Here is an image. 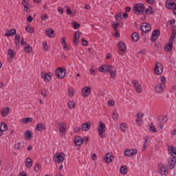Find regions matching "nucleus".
Returning a JSON list of instances; mask_svg holds the SVG:
<instances>
[{
	"instance_id": "nucleus-55",
	"label": "nucleus",
	"mask_w": 176,
	"mask_h": 176,
	"mask_svg": "<svg viewBox=\"0 0 176 176\" xmlns=\"http://www.w3.org/2000/svg\"><path fill=\"white\" fill-rule=\"evenodd\" d=\"M73 27H74V28H75V29L79 28V27H80V24L77 23H73Z\"/></svg>"
},
{
	"instance_id": "nucleus-61",
	"label": "nucleus",
	"mask_w": 176,
	"mask_h": 176,
	"mask_svg": "<svg viewBox=\"0 0 176 176\" xmlns=\"http://www.w3.org/2000/svg\"><path fill=\"white\" fill-rule=\"evenodd\" d=\"M136 123L140 126V124H142V120H140V118L135 120Z\"/></svg>"
},
{
	"instance_id": "nucleus-37",
	"label": "nucleus",
	"mask_w": 176,
	"mask_h": 176,
	"mask_svg": "<svg viewBox=\"0 0 176 176\" xmlns=\"http://www.w3.org/2000/svg\"><path fill=\"white\" fill-rule=\"evenodd\" d=\"M24 52L25 53H28V54H30L32 52V47L28 45L27 47H24Z\"/></svg>"
},
{
	"instance_id": "nucleus-31",
	"label": "nucleus",
	"mask_w": 176,
	"mask_h": 176,
	"mask_svg": "<svg viewBox=\"0 0 176 176\" xmlns=\"http://www.w3.org/2000/svg\"><path fill=\"white\" fill-rule=\"evenodd\" d=\"M120 173L122 174V175H126L127 174V167L126 166H122L120 168Z\"/></svg>"
},
{
	"instance_id": "nucleus-13",
	"label": "nucleus",
	"mask_w": 176,
	"mask_h": 176,
	"mask_svg": "<svg viewBox=\"0 0 176 176\" xmlns=\"http://www.w3.org/2000/svg\"><path fill=\"white\" fill-rule=\"evenodd\" d=\"M159 36H160V30H154L153 32L152 36H151V42L156 41V39H157V38H159Z\"/></svg>"
},
{
	"instance_id": "nucleus-22",
	"label": "nucleus",
	"mask_w": 176,
	"mask_h": 176,
	"mask_svg": "<svg viewBox=\"0 0 176 176\" xmlns=\"http://www.w3.org/2000/svg\"><path fill=\"white\" fill-rule=\"evenodd\" d=\"M164 90V85L158 84L155 86V91L156 93H162Z\"/></svg>"
},
{
	"instance_id": "nucleus-51",
	"label": "nucleus",
	"mask_w": 176,
	"mask_h": 176,
	"mask_svg": "<svg viewBox=\"0 0 176 176\" xmlns=\"http://www.w3.org/2000/svg\"><path fill=\"white\" fill-rule=\"evenodd\" d=\"M41 170V164H37L35 166H34V171H36V173H38V171Z\"/></svg>"
},
{
	"instance_id": "nucleus-19",
	"label": "nucleus",
	"mask_w": 176,
	"mask_h": 176,
	"mask_svg": "<svg viewBox=\"0 0 176 176\" xmlns=\"http://www.w3.org/2000/svg\"><path fill=\"white\" fill-rule=\"evenodd\" d=\"M58 127H59V131L60 133H65V123L64 122H58L57 123Z\"/></svg>"
},
{
	"instance_id": "nucleus-32",
	"label": "nucleus",
	"mask_w": 176,
	"mask_h": 176,
	"mask_svg": "<svg viewBox=\"0 0 176 176\" xmlns=\"http://www.w3.org/2000/svg\"><path fill=\"white\" fill-rule=\"evenodd\" d=\"M20 39H21L20 35L16 34L14 37V43L16 47L19 46V45H20Z\"/></svg>"
},
{
	"instance_id": "nucleus-3",
	"label": "nucleus",
	"mask_w": 176,
	"mask_h": 176,
	"mask_svg": "<svg viewBox=\"0 0 176 176\" xmlns=\"http://www.w3.org/2000/svg\"><path fill=\"white\" fill-rule=\"evenodd\" d=\"M65 159V154L64 153H56L54 156V160L56 163L61 164L63 162H64Z\"/></svg>"
},
{
	"instance_id": "nucleus-54",
	"label": "nucleus",
	"mask_w": 176,
	"mask_h": 176,
	"mask_svg": "<svg viewBox=\"0 0 176 176\" xmlns=\"http://www.w3.org/2000/svg\"><path fill=\"white\" fill-rule=\"evenodd\" d=\"M160 80H161V83L162 85H164L166 83V77L164 76H161L160 77Z\"/></svg>"
},
{
	"instance_id": "nucleus-34",
	"label": "nucleus",
	"mask_w": 176,
	"mask_h": 176,
	"mask_svg": "<svg viewBox=\"0 0 176 176\" xmlns=\"http://www.w3.org/2000/svg\"><path fill=\"white\" fill-rule=\"evenodd\" d=\"M108 65H103L99 67V72H107Z\"/></svg>"
},
{
	"instance_id": "nucleus-35",
	"label": "nucleus",
	"mask_w": 176,
	"mask_h": 176,
	"mask_svg": "<svg viewBox=\"0 0 176 176\" xmlns=\"http://www.w3.org/2000/svg\"><path fill=\"white\" fill-rule=\"evenodd\" d=\"M0 130H1L2 133L8 130V125L5 122H1Z\"/></svg>"
},
{
	"instance_id": "nucleus-43",
	"label": "nucleus",
	"mask_w": 176,
	"mask_h": 176,
	"mask_svg": "<svg viewBox=\"0 0 176 176\" xmlns=\"http://www.w3.org/2000/svg\"><path fill=\"white\" fill-rule=\"evenodd\" d=\"M112 119L113 120H118V119H119V113H118L116 111H114L113 113Z\"/></svg>"
},
{
	"instance_id": "nucleus-49",
	"label": "nucleus",
	"mask_w": 176,
	"mask_h": 176,
	"mask_svg": "<svg viewBox=\"0 0 176 176\" xmlns=\"http://www.w3.org/2000/svg\"><path fill=\"white\" fill-rule=\"evenodd\" d=\"M149 130H150L152 133H157V130L156 129V127H155V126H150Z\"/></svg>"
},
{
	"instance_id": "nucleus-39",
	"label": "nucleus",
	"mask_w": 176,
	"mask_h": 176,
	"mask_svg": "<svg viewBox=\"0 0 176 176\" xmlns=\"http://www.w3.org/2000/svg\"><path fill=\"white\" fill-rule=\"evenodd\" d=\"M115 19L116 20V21L119 22L121 21L122 20V13L121 12H118L115 15Z\"/></svg>"
},
{
	"instance_id": "nucleus-52",
	"label": "nucleus",
	"mask_w": 176,
	"mask_h": 176,
	"mask_svg": "<svg viewBox=\"0 0 176 176\" xmlns=\"http://www.w3.org/2000/svg\"><path fill=\"white\" fill-rule=\"evenodd\" d=\"M81 42H82V45H83V46H87V45H89V42H87V41L85 40V38H81Z\"/></svg>"
},
{
	"instance_id": "nucleus-18",
	"label": "nucleus",
	"mask_w": 176,
	"mask_h": 176,
	"mask_svg": "<svg viewBox=\"0 0 176 176\" xmlns=\"http://www.w3.org/2000/svg\"><path fill=\"white\" fill-rule=\"evenodd\" d=\"M82 142H83V138H82V137L76 136L74 138V143H75V145H76L77 146H80V145H82Z\"/></svg>"
},
{
	"instance_id": "nucleus-41",
	"label": "nucleus",
	"mask_w": 176,
	"mask_h": 176,
	"mask_svg": "<svg viewBox=\"0 0 176 176\" xmlns=\"http://www.w3.org/2000/svg\"><path fill=\"white\" fill-rule=\"evenodd\" d=\"M113 71H116L115 67L107 65V72L111 74V72H113Z\"/></svg>"
},
{
	"instance_id": "nucleus-40",
	"label": "nucleus",
	"mask_w": 176,
	"mask_h": 176,
	"mask_svg": "<svg viewBox=\"0 0 176 176\" xmlns=\"http://www.w3.org/2000/svg\"><path fill=\"white\" fill-rule=\"evenodd\" d=\"M120 129L121 131L125 132L126 129H127V124H126V123H121L120 124Z\"/></svg>"
},
{
	"instance_id": "nucleus-4",
	"label": "nucleus",
	"mask_w": 176,
	"mask_h": 176,
	"mask_svg": "<svg viewBox=\"0 0 176 176\" xmlns=\"http://www.w3.org/2000/svg\"><path fill=\"white\" fill-rule=\"evenodd\" d=\"M176 157H169L166 160V164L169 170H173L175 167L176 164Z\"/></svg>"
},
{
	"instance_id": "nucleus-27",
	"label": "nucleus",
	"mask_w": 176,
	"mask_h": 176,
	"mask_svg": "<svg viewBox=\"0 0 176 176\" xmlns=\"http://www.w3.org/2000/svg\"><path fill=\"white\" fill-rule=\"evenodd\" d=\"M45 127L46 126H45V124L42 123H39V124H37V125L36 126V130L37 131H42L45 130Z\"/></svg>"
},
{
	"instance_id": "nucleus-53",
	"label": "nucleus",
	"mask_w": 176,
	"mask_h": 176,
	"mask_svg": "<svg viewBox=\"0 0 176 176\" xmlns=\"http://www.w3.org/2000/svg\"><path fill=\"white\" fill-rule=\"evenodd\" d=\"M110 76L113 79H114V78H116V71H113V72H110Z\"/></svg>"
},
{
	"instance_id": "nucleus-29",
	"label": "nucleus",
	"mask_w": 176,
	"mask_h": 176,
	"mask_svg": "<svg viewBox=\"0 0 176 176\" xmlns=\"http://www.w3.org/2000/svg\"><path fill=\"white\" fill-rule=\"evenodd\" d=\"M175 38H176V28H174V29H173L172 35L169 38V42L173 43V41H174Z\"/></svg>"
},
{
	"instance_id": "nucleus-59",
	"label": "nucleus",
	"mask_w": 176,
	"mask_h": 176,
	"mask_svg": "<svg viewBox=\"0 0 176 176\" xmlns=\"http://www.w3.org/2000/svg\"><path fill=\"white\" fill-rule=\"evenodd\" d=\"M74 131H75L76 133H79V131H80V127L79 126H76L74 128Z\"/></svg>"
},
{
	"instance_id": "nucleus-42",
	"label": "nucleus",
	"mask_w": 176,
	"mask_h": 176,
	"mask_svg": "<svg viewBox=\"0 0 176 176\" xmlns=\"http://www.w3.org/2000/svg\"><path fill=\"white\" fill-rule=\"evenodd\" d=\"M68 107H69V109H74V108H75V102L71 101V100L69 101Z\"/></svg>"
},
{
	"instance_id": "nucleus-60",
	"label": "nucleus",
	"mask_w": 176,
	"mask_h": 176,
	"mask_svg": "<svg viewBox=\"0 0 176 176\" xmlns=\"http://www.w3.org/2000/svg\"><path fill=\"white\" fill-rule=\"evenodd\" d=\"M168 23L171 25H174L175 24V19H171L168 21Z\"/></svg>"
},
{
	"instance_id": "nucleus-48",
	"label": "nucleus",
	"mask_w": 176,
	"mask_h": 176,
	"mask_svg": "<svg viewBox=\"0 0 176 176\" xmlns=\"http://www.w3.org/2000/svg\"><path fill=\"white\" fill-rule=\"evenodd\" d=\"M69 97H74V89L69 88L68 89Z\"/></svg>"
},
{
	"instance_id": "nucleus-11",
	"label": "nucleus",
	"mask_w": 176,
	"mask_h": 176,
	"mask_svg": "<svg viewBox=\"0 0 176 176\" xmlns=\"http://www.w3.org/2000/svg\"><path fill=\"white\" fill-rule=\"evenodd\" d=\"M151 25L148 23H143L140 25L142 32H149L151 31Z\"/></svg>"
},
{
	"instance_id": "nucleus-58",
	"label": "nucleus",
	"mask_w": 176,
	"mask_h": 176,
	"mask_svg": "<svg viewBox=\"0 0 176 176\" xmlns=\"http://www.w3.org/2000/svg\"><path fill=\"white\" fill-rule=\"evenodd\" d=\"M32 20H34V19L32 18V16H28L27 21H28V23H31L32 21Z\"/></svg>"
},
{
	"instance_id": "nucleus-33",
	"label": "nucleus",
	"mask_w": 176,
	"mask_h": 176,
	"mask_svg": "<svg viewBox=\"0 0 176 176\" xmlns=\"http://www.w3.org/2000/svg\"><path fill=\"white\" fill-rule=\"evenodd\" d=\"M32 118H25L21 120V122L22 123L27 124V123H32Z\"/></svg>"
},
{
	"instance_id": "nucleus-47",
	"label": "nucleus",
	"mask_w": 176,
	"mask_h": 176,
	"mask_svg": "<svg viewBox=\"0 0 176 176\" xmlns=\"http://www.w3.org/2000/svg\"><path fill=\"white\" fill-rule=\"evenodd\" d=\"M41 96H43V97H47V90L46 89L41 90Z\"/></svg>"
},
{
	"instance_id": "nucleus-46",
	"label": "nucleus",
	"mask_w": 176,
	"mask_h": 176,
	"mask_svg": "<svg viewBox=\"0 0 176 176\" xmlns=\"http://www.w3.org/2000/svg\"><path fill=\"white\" fill-rule=\"evenodd\" d=\"M26 31L30 34H32V32H34V29L31 26L28 25L26 27Z\"/></svg>"
},
{
	"instance_id": "nucleus-26",
	"label": "nucleus",
	"mask_w": 176,
	"mask_h": 176,
	"mask_svg": "<svg viewBox=\"0 0 176 176\" xmlns=\"http://www.w3.org/2000/svg\"><path fill=\"white\" fill-rule=\"evenodd\" d=\"M165 52H171L173 50V41L169 42V43L166 44L164 47Z\"/></svg>"
},
{
	"instance_id": "nucleus-50",
	"label": "nucleus",
	"mask_w": 176,
	"mask_h": 176,
	"mask_svg": "<svg viewBox=\"0 0 176 176\" xmlns=\"http://www.w3.org/2000/svg\"><path fill=\"white\" fill-rule=\"evenodd\" d=\"M43 46L44 52H47V49H49L47 47V43H46V42H43Z\"/></svg>"
},
{
	"instance_id": "nucleus-1",
	"label": "nucleus",
	"mask_w": 176,
	"mask_h": 176,
	"mask_svg": "<svg viewBox=\"0 0 176 176\" xmlns=\"http://www.w3.org/2000/svg\"><path fill=\"white\" fill-rule=\"evenodd\" d=\"M105 129V124L102 121H99V126L97 127V130L100 138H104L105 134L104 133L106 131Z\"/></svg>"
},
{
	"instance_id": "nucleus-23",
	"label": "nucleus",
	"mask_w": 176,
	"mask_h": 176,
	"mask_svg": "<svg viewBox=\"0 0 176 176\" xmlns=\"http://www.w3.org/2000/svg\"><path fill=\"white\" fill-rule=\"evenodd\" d=\"M118 47L122 52V54H124V53H126V46H124V43H123L122 42H119Z\"/></svg>"
},
{
	"instance_id": "nucleus-15",
	"label": "nucleus",
	"mask_w": 176,
	"mask_h": 176,
	"mask_svg": "<svg viewBox=\"0 0 176 176\" xmlns=\"http://www.w3.org/2000/svg\"><path fill=\"white\" fill-rule=\"evenodd\" d=\"M80 32L78 31L74 33V43L76 46L79 43V39L80 38Z\"/></svg>"
},
{
	"instance_id": "nucleus-10",
	"label": "nucleus",
	"mask_w": 176,
	"mask_h": 176,
	"mask_svg": "<svg viewBox=\"0 0 176 176\" xmlns=\"http://www.w3.org/2000/svg\"><path fill=\"white\" fill-rule=\"evenodd\" d=\"M158 173L159 174H160V175H167V174H168V171H167V169H166V167L164 166V165H163V164L160 163L158 164Z\"/></svg>"
},
{
	"instance_id": "nucleus-8",
	"label": "nucleus",
	"mask_w": 176,
	"mask_h": 176,
	"mask_svg": "<svg viewBox=\"0 0 176 176\" xmlns=\"http://www.w3.org/2000/svg\"><path fill=\"white\" fill-rule=\"evenodd\" d=\"M91 91V87H84L81 89V96H82V97H87L88 96H90Z\"/></svg>"
},
{
	"instance_id": "nucleus-28",
	"label": "nucleus",
	"mask_w": 176,
	"mask_h": 176,
	"mask_svg": "<svg viewBox=\"0 0 176 176\" xmlns=\"http://www.w3.org/2000/svg\"><path fill=\"white\" fill-rule=\"evenodd\" d=\"M25 164L27 168H30V167L32 166V160H31V158H27Z\"/></svg>"
},
{
	"instance_id": "nucleus-30",
	"label": "nucleus",
	"mask_w": 176,
	"mask_h": 176,
	"mask_svg": "<svg viewBox=\"0 0 176 176\" xmlns=\"http://www.w3.org/2000/svg\"><path fill=\"white\" fill-rule=\"evenodd\" d=\"M131 38L133 41V42H138V39H140V35L137 32H134Z\"/></svg>"
},
{
	"instance_id": "nucleus-56",
	"label": "nucleus",
	"mask_w": 176,
	"mask_h": 176,
	"mask_svg": "<svg viewBox=\"0 0 176 176\" xmlns=\"http://www.w3.org/2000/svg\"><path fill=\"white\" fill-rule=\"evenodd\" d=\"M63 50L68 52V50H69V47H68V45H67L66 43L63 44Z\"/></svg>"
},
{
	"instance_id": "nucleus-6",
	"label": "nucleus",
	"mask_w": 176,
	"mask_h": 176,
	"mask_svg": "<svg viewBox=\"0 0 176 176\" xmlns=\"http://www.w3.org/2000/svg\"><path fill=\"white\" fill-rule=\"evenodd\" d=\"M65 67H59L56 69V70L55 71V74L56 76L59 78V79H63L65 78Z\"/></svg>"
},
{
	"instance_id": "nucleus-62",
	"label": "nucleus",
	"mask_w": 176,
	"mask_h": 176,
	"mask_svg": "<svg viewBox=\"0 0 176 176\" xmlns=\"http://www.w3.org/2000/svg\"><path fill=\"white\" fill-rule=\"evenodd\" d=\"M118 27H119V23H114V24H113V30H118Z\"/></svg>"
},
{
	"instance_id": "nucleus-63",
	"label": "nucleus",
	"mask_w": 176,
	"mask_h": 176,
	"mask_svg": "<svg viewBox=\"0 0 176 176\" xmlns=\"http://www.w3.org/2000/svg\"><path fill=\"white\" fill-rule=\"evenodd\" d=\"M67 14L69 16L71 14H72V11L70 10L69 8H67V9L66 10Z\"/></svg>"
},
{
	"instance_id": "nucleus-9",
	"label": "nucleus",
	"mask_w": 176,
	"mask_h": 176,
	"mask_svg": "<svg viewBox=\"0 0 176 176\" xmlns=\"http://www.w3.org/2000/svg\"><path fill=\"white\" fill-rule=\"evenodd\" d=\"M132 84L137 93H141L142 91V87L137 80H132Z\"/></svg>"
},
{
	"instance_id": "nucleus-12",
	"label": "nucleus",
	"mask_w": 176,
	"mask_h": 176,
	"mask_svg": "<svg viewBox=\"0 0 176 176\" xmlns=\"http://www.w3.org/2000/svg\"><path fill=\"white\" fill-rule=\"evenodd\" d=\"M41 76L45 82H50V80H52V76H50V74L42 72L41 73Z\"/></svg>"
},
{
	"instance_id": "nucleus-14",
	"label": "nucleus",
	"mask_w": 176,
	"mask_h": 176,
	"mask_svg": "<svg viewBox=\"0 0 176 176\" xmlns=\"http://www.w3.org/2000/svg\"><path fill=\"white\" fill-rule=\"evenodd\" d=\"M168 151L172 157H176V148L173 145L168 146Z\"/></svg>"
},
{
	"instance_id": "nucleus-45",
	"label": "nucleus",
	"mask_w": 176,
	"mask_h": 176,
	"mask_svg": "<svg viewBox=\"0 0 176 176\" xmlns=\"http://www.w3.org/2000/svg\"><path fill=\"white\" fill-rule=\"evenodd\" d=\"M21 3L23 7L30 6V1L28 0H22Z\"/></svg>"
},
{
	"instance_id": "nucleus-21",
	"label": "nucleus",
	"mask_w": 176,
	"mask_h": 176,
	"mask_svg": "<svg viewBox=\"0 0 176 176\" xmlns=\"http://www.w3.org/2000/svg\"><path fill=\"white\" fill-rule=\"evenodd\" d=\"M45 35H47V36H49L50 38H53L54 36V30L52 29H46L45 30Z\"/></svg>"
},
{
	"instance_id": "nucleus-36",
	"label": "nucleus",
	"mask_w": 176,
	"mask_h": 176,
	"mask_svg": "<svg viewBox=\"0 0 176 176\" xmlns=\"http://www.w3.org/2000/svg\"><path fill=\"white\" fill-rule=\"evenodd\" d=\"M8 54L10 58H14V57H16V53H14V50L12 49L8 50Z\"/></svg>"
},
{
	"instance_id": "nucleus-16",
	"label": "nucleus",
	"mask_w": 176,
	"mask_h": 176,
	"mask_svg": "<svg viewBox=\"0 0 176 176\" xmlns=\"http://www.w3.org/2000/svg\"><path fill=\"white\" fill-rule=\"evenodd\" d=\"M90 127H91V123L88 122L82 124L81 130H82V131H89Z\"/></svg>"
},
{
	"instance_id": "nucleus-44",
	"label": "nucleus",
	"mask_w": 176,
	"mask_h": 176,
	"mask_svg": "<svg viewBox=\"0 0 176 176\" xmlns=\"http://www.w3.org/2000/svg\"><path fill=\"white\" fill-rule=\"evenodd\" d=\"M145 13H148V14H153V9L151 6H149L148 8L146 10Z\"/></svg>"
},
{
	"instance_id": "nucleus-57",
	"label": "nucleus",
	"mask_w": 176,
	"mask_h": 176,
	"mask_svg": "<svg viewBox=\"0 0 176 176\" xmlns=\"http://www.w3.org/2000/svg\"><path fill=\"white\" fill-rule=\"evenodd\" d=\"M137 118H138L139 119H141V118H144V113H137Z\"/></svg>"
},
{
	"instance_id": "nucleus-38",
	"label": "nucleus",
	"mask_w": 176,
	"mask_h": 176,
	"mask_svg": "<svg viewBox=\"0 0 176 176\" xmlns=\"http://www.w3.org/2000/svg\"><path fill=\"white\" fill-rule=\"evenodd\" d=\"M24 137L26 140H31V131H26Z\"/></svg>"
},
{
	"instance_id": "nucleus-7",
	"label": "nucleus",
	"mask_w": 176,
	"mask_h": 176,
	"mask_svg": "<svg viewBox=\"0 0 176 176\" xmlns=\"http://www.w3.org/2000/svg\"><path fill=\"white\" fill-rule=\"evenodd\" d=\"M163 72V66L162 63L159 62L155 63V67L154 69V73L155 75H160Z\"/></svg>"
},
{
	"instance_id": "nucleus-20",
	"label": "nucleus",
	"mask_w": 176,
	"mask_h": 176,
	"mask_svg": "<svg viewBox=\"0 0 176 176\" xmlns=\"http://www.w3.org/2000/svg\"><path fill=\"white\" fill-rule=\"evenodd\" d=\"M104 160L106 163H111V162L113 160V155H112L111 153H107L105 155Z\"/></svg>"
},
{
	"instance_id": "nucleus-2",
	"label": "nucleus",
	"mask_w": 176,
	"mask_h": 176,
	"mask_svg": "<svg viewBox=\"0 0 176 176\" xmlns=\"http://www.w3.org/2000/svg\"><path fill=\"white\" fill-rule=\"evenodd\" d=\"M133 12L135 14H142L145 12L144 4L138 3L133 7Z\"/></svg>"
},
{
	"instance_id": "nucleus-64",
	"label": "nucleus",
	"mask_w": 176,
	"mask_h": 176,
	"mask_svg": "<svg viewBox=\"0 0 176 176\" xmlns=\"http://www.w3.org/2000/svg\"><path fill=\"white\" fill-rule=\"evenodd\" d=\"M89 73L91 74V75H95L96 74V70H94L93 69H89Z\"/></svg>"
},
{
	"instance_id": "nucleus-17",
	"label": "nucleus",
	"mask_w": 176,
	"mask_h": 176,
	"mask_svg": "<svg viewBox=\"0 0 176 176\" xmlns=\"http://www.w3.org/2000/svg\"><path fill=\"white\" fill-rule=\"evenodd\" d=\"M10 112V108L4 107L1 109V116H3V118H6V116L9 115Z\"/></svg>"
},
{
	"instance_id": "nucleus-25",
	"label": "nucleus",
	"mask_w": 176,
	"mask_h": 176,
	"mask_svg": "<svg viewBox=\"0 0 176 176\" xmlns=\"http://www.w3.org/2000/svg\"><path fill=\"white\" fill-rule=\"evenodd\" d=\"M166 6L168 9H175L176 5L174 2H170V1H166Z\"/></svg>"
},
{
	"instance_id": "nucleus-24",
	"label": "nucleus",
	"mask_w": 176,
	"mask_h": 176,
	"mask_svg": "<svg viewBox=\"0 0 176 176\" xmlns=\"http://www.w3.org/2000/svg\"><path fill=\"white\" fill-rule=\"evenodd\" d=\"M16 29H11L6 32L5 36H13V35H16Z\"/></svg>"
},
{
	"instance_id": "nucleus-5",
	"label": "nucleus",
	"mask_w": 176,
	"mask_h": 176,
	"mask_svg": "<svg viewBox=\"0 0 176 176\" xmlns=\"http://www.w3.org/2000/svg\"><path fill=\"white\" fill-rule=\"evenodd\" d=\"M124 156H126V157H131V156H135V155H137L138 153V151L135 148H126L124 150Z\"/></svg>"
}]
</instances>
